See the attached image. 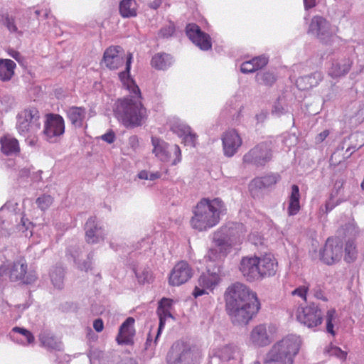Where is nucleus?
<instances>
[{
	"mask_svg": "<svg viewBox=\"0 0 364 364\" xmlns=\"http://www.w3.org/2000/svg\"><path fill=\"white\" fill-rule=\"evenodd\" d=\"M39 338L43 346L53 350H60L61 348V342L48 331L41 332Z\"/></svg>",
	"mask_w": 364,
	"mask_h": 364,
	"instance_id": "f704fd0d",
	"label": "nucleus"
},
{
	"mask_svg": "<svg viewBox=\"0 0 364 364\" xmlns=\"http://www.w3.org/2000/svg\"><path fill=\"white\" fill-rule=\"evenodd\" d=\"M161 177V173L159 171L155 173H149V179L151 181H154L155 179L159 178Z\"/></svg>",
	"mask_w": 364,
	"mask_h": 364,
	"instance_id": "e2e57ef3",
	"label": "nucleus"
},
{
	"mask_svg": "<svg viewBox=\"0 0 364 364\" xmlns=\"http://www.w3.org/2000/svg\"><path fill=\"white\" fill-rule=\"evenodd\" d=\"M66 116L73 125L82 127L86 116V109L84 107H70L66 110Z\"/></svg>",
	"mask_w": 364,
	"mask_h": 364,
	"instance_id": "a878e982",
	"label": "nucleus"
},
{
	"mask_svg": "<svg viewBox=\"0 0 364 364\" xmlns=\"http://www.w3.org/2000/svg\"><path fill=\"white\" fill-rule=\"evenodd\" d=\"M132 54L129 53L126 60V70L119 73V77L130 95L119 98L116 102L114 110L118 121L127 129L142 126L148 119V112L143 105L140 89L135 82L129 78V70Z\"/></svg>",
	"mask_w": 364,
	"mask_h": 364,
	"instance_id": "f257e3e1",
	"label": "nucleus"
},
{
	"mask_svg": "<svg viewBox=\"0 0 364 364\" xmlns=\"http://www.w3.org/2000/svg\"><path fill=\"white\" fill-rule=\"evenodd\" d=\"M129 144L132 149H136L139 145L138 136L136 135L131 136L129 138Z\"/></svg>",
	"mask_w": 364,
	"mask_h": 364,
	"instance_id": "4d7b16f0",
	"label": "nucleus"
},
{
	"mask_svg": "<svg viewBox=\"0 0 364 364\" xmlns=\"http://www.w3.org/2000/svg\"><path fill=\"white\" fill-rule=\"evenodd\" d=\"M175 303L176 301L173 299L168 297H162V299L159 301L156 314H166L170 316V318H173L171 311L173 310V306Z\"/></svg>",
	"mask_w": 364,
	"mask_h": 364,
	"instance_id": "58836bf2",
	"label": "nucleus"
},
{
	"mask_svg": "<svg viewBox=\"0 0 364 364\" xmlns=\"http://www.w3.org/2000/svg\"><path fill=\"white\" fill-rule=\"evenodd\" d=\"M53 198L49 195H43L36 199V204L43 210L48 209L53 203Z\"/></svg>",
	"mask_w": 364,
	"mask_h": 364,
	"instance_id": "49530a36",
	"label": "nucleus"
},
{
	"mask_svg": "<svg viewBox=\"0 0 364 364\" xmlns=\"http://www.w3.org/2000/svg\"><path fill=\"white\" fill-rule=\"evenodd\" d=\"M119 364H137V363L134 359L129 358L121 362Z\"/></svg>",
	"mask_w": 364,
	"mask_h": 364,
	"instance_id": "69168bd1",
	"label": "nucleus"
},
{
	"mask_svg": "<svg viewBox=\"0 0 364 364\" xmlns=\"http://www.w3.org/2000/svg\"><path fill=\"white\" fill-rule=\"evenodd\" d=\"M85 240L88 244H96L100 240H104V236L98 235L97 232L102 230V227L99 226L97 223L96 217H90L88 218L85 226Z\"/></svg>",
	"mask_w": 364,
	"mask_h": 364,
	"instance_id": "b1692460",
	"label": "nucleus"
},
{
	"mask_svg": "<svg viewBox=\"0 0 364 364\" xmlns=\"http://www.w3.org/2000/svg\"><path fill=\"white\" fill-rule=\"evenodd\" d=\"M237 351V347L233 345H226L218 348L215 355L222 361H228L234 358V355Z\"/></svg>",
	"mask_w": 364,
	"mask_h": 364,
	"instance_id": "4c0bfd02",
	"label": "nucleus"
},
{
	"mask_svg": "<svg viewBox=\"0 0 364 364\" xmlns=\"http://www.w3.org/2000/svg\"><path fill=\"white\" fill-rule=\"evenodd\" d=\"M186 31L189 39L200 49L208 50L211 48L212 43L210 36L203 32L197 24H188Z\"/></svg>",
	"mask_w": 364,
	"mask_h": 364,
	"instance_id": "dca6fc26",
	"label": "nucleus"
},
{
	"mask_svg": "<svg viewBox=\"0 0 364 364\" xmlns=\"http://www.w3.org/2000/svg\"><path fill=\"white\" fill-rule=\"evenodd\" d=\"M224 154L232 156L242 144V139L235 129L225 132L222 136Z\"/></svg>",
	"mask_w": 364,
	"mask_h": 364,
	"instance_id": "aec40b11",
	"label": "nucleus"
},
{
	"mask_svg": "<svg viewBox=\"0 0 364 364\" xmlns=\"http://www.w3.org/2000/svg\"><path fill=\"white\" fill-rule=\"evenodd\" d=\"M225 296H255L243 283L235 282L228 287Z\"/></svg>",
	"mask_w": 364,
	"mask_h": 364,
	"instance_id": "473e14b6",
	"label": "nucleus"
},
{
	"mask_svg": "<svg viewBox=\"0 0 364 364\" xmlns=\"http://www.w3.org/2000/svg\"><path fill=\"white\" fill-rule=\"evenodd\" d=\"M220 280L217 274H203L197 281L193 292V296H202L213 293V290L218 284Z\"/></svg>",
	"mask_w": 364,
	"mask_h": 364,
	"instance_id": "f3484780",
	"label": "nucleus"
},
{
	"mask_svg": "<svg viewBox=\"0 0 364 364\" xmlns=\"http://www.w3.org/2000/svg\"><path fill=\"white\" fill-rule=\"evenodd\" d=\"M357 258L356 246L353 241H348L345 247L344 259L347 262H352Z\"/></svg>",
	"mask_w": 364,
	"mask_h": 364,
	"instance_id": "37998d69",
	"label": "nucleus"
},
{
	"mask_svg": "<svg viewBox=\"0 0 364 364\" xmlns=\"http://www.w3.org/2000/svg\"><path fill=\"white\" fill-rule=\"evenodd\" d=\"M136 279L139 284H151L154 280V276L149 267H141L134 269Z\"/></svg>",
	"mask_w": 364,
	"mask_h": 364,
	"instance_id": "c9c22d12",
	"label": "nucleus"
},
{
	"mask_svg": "<svg viewBox=\"0 0 364 364\" xmlns=\"http://www.w3.org/2000/svg\"><path fill=\"white\" fill-rule=\"evenodd\" d=\"M50 277L55 288L60 289L63 287L64 269L62 267H53L50 270Z\"/></svg>",
	"mask_w": 364,
	"mask_h": 364,
	"instance_id": "ea45409f",
	"label": "nucleus"
},
{
	"mask_svg": "<svg viewBox=\"0 0 364 364\" xmlns=\"http://www.w3.org/2000/svg\"><path fill=\"white\" fill-rule=\"evenodd\" d=\"M190 129L191 128L189 126L178 120L171 122V130L181 137L188 134Z\"/></svg>",
	"mask_w": 364,
	"mask_h": 364,
	"instance_id": "c03bdc74",
	"label": "nucleus"
},
{
	"mask_svg": "<svg viewBox=\"0 0 364 364\" xmlns=\"http://www.w3.org/2000/svg\"><path fill=\"white\" fill-rule=\"evenodd\" d=\"M93 328L97 332H101L104 328V323L101 318H97L93 322Z\"/></svg>",
	"mask_w": 364,
	"mask_h": 364,
	"instance_id": "13d9d810",
	"label": "nucleus"
},
{
	"mask_svg": "<svg viewBox=\"0 0 364 364\" xmlns=\"http://www.w3.org/2000/svg\"><path fill=\"white\" fill-rule=\"evenodd\" d=\"M264 364H293L292 360L280 355L279 353L270 349L265 355Z\"/></svg>",
	"mask_w": 364,
	"mask_h": 364,
	"instance_id": "e433bc0d",
	"label": "nucleus"
},
{
	"mask_svg": "<svg viewBox=\"0 0 364 364\" xmlns=\"http://www.w3.org/2000/svg\"><path fill=\"white\" fill-rule=\"evenodd\" d=\"M328 135H329L328 130L326 129V130L323 131L322 132H321L316 136V138H315L316 143L320 144V143L323 142L327 138V136Z\"/></svg>",
	"mask_w": 364,
	"mask_h": 364,
	"instance_id": "6e6d98bb",
	"label": "nucleus"
},
{
	"mask_svg": "<svg viewBox=\"0 0 364 364\" xmlns=\"http://www.w3.org/2000/svg\"><path fill=\"white\" fill-rule=\"evenodd\" d=\"M193 275L190 265L186 261L176 263L170 272L168 284L171 286H180L187 282Z\"/></svg>",
	"mask_w": 364,
	"mask_h": 364,
	"instance_id": "ddd939ff",
	"label": "nucleus"
},
{
	"mask_svg": "<svg viewBox=\"0 0 364 364\" xmlns=\"http://www.w3.org/2000/svg\"><path fill=\"white\" fill-rule=\"evenodd\" d=\"M268 63V59L264 56L255 57L242 63L240 70L243 73H253L264 68Z\"/></svg>",
	"mask_w": 364,
	"mask_h": 364,
	"instance_id": "c85d7f7f",
	"label": "nucleus"
},
{
	"mask_svg": "<svg viewBox=\"0 0 364 364\" xmlns=\"http://www.w3.org/2000/svg\"><path fill=\"white\" fill-rule=\"evenodd\" d=\"M302 343L301 336L289 334L274 343L270 349L294 363V358L299 353Z\"/></svg>",
	"mask_w": 364,
	"mask_h": 364,
	"instance_id": "1a4fd4ad",
	"label": "nucleus"
},
{
	"mask_svg": "<svg viewBox=\"0 0 364 364\" xmlns=\"http://www.w3.org/2000/svg\"><path fill=\"white\" fill-rule=\"evenodd\" d=\"M65 121L58 114L49 113L46 115L43 133L46 139L50 142L56 141L65 132Z\"/></svg>",
	"mask_w": 364,
	"mask_h": 364,
	"instance_id": "9b49d317",
	"label": "nucleus"
},
{
	"mask_svg": "<svg viewBox=\"0 0 364 364\" xmlns=\"http://www.w3.org/2000/svg\"><path fill=\"white\" fill-rule=\"evenodd\" d=\"M157 315L159 316V327H158V329H157V333H156V335L155 336L154 341V344H156L158 338H159V336H160L163 329L164 328L166 318H170V316H168L166 314H157Z\"/></svg>",
	"mask_w": 364,
	"mask_h": 364,
	"instance_id": "09e8293b",
	"label": "nucleus"
},
{
	"mask_svg": "<svg viewBox=\"0 0 364 364\" xmlns=\"http://www.w3.org/2000/svg\"><path fill=\"white\" fill-rule=\"evenodd\" d=\"M336 318L337 314L334 309H331L327 311L326 315V331L332 336H335L336 334L334 331V323Z\"/></svg>",
	"mask_w": 364,
	"mask_h": 364,
	"instance_id": "79ce46f5",
	"label": "nucleus"
},
{
	"mask_svg": "<svg viewBox=\"0 0 364 364\" xmlns=\"http://www.w3.org/2000/svg\"><path fill=\"white\" fill-rule=\"evenodd\" d=\"M325 353L331 356H335L341 360H345L347 357V353L342 350L339 347L330 345L325 349Z\"/></svg>",
	"mask_w": 364,
	"mask_h": 364,
	"instance_id": "a18cd8bd",
	"label": "nucleus"
},
{
	"mask_svg": "<svg viewBox=\"0 0 364 364\" xmlns=\"http://www.w3.org/2000/svg\"><path fill=\"white\" fill-rule=\"evenodd\" d=\"M183 139L186 144L194 146L197 140V136L196 134H193L190 129L189 133L185 134L183 136Z\"/></svg>",
	"mask_w": 364,
	"mask_h": 364,
	"instance_id": "3c124183",
	"label": "nucleus"
},
{
	"mask_svg": "<svg viewBox=\"0 0 364 364\" xmlns=\"http://www.w3.org/2000/svg\"><path fill=\"white\" fill-rule=\"evenodd\" d=\"M124 61L123 49L118 46H111L105 50L102 63L108 69L114 70L121 68Z\"/></svg>",
	"mask_w": 364,
	"mask_h": 364,
	"instance_id": "2eb2a0df",
	"label": "nucleus"
},
{
	"mask_svg": "<svg viewBox=\"0 0 364 364\" xmlns=\"http://www.w3.org/2000/svg\"><path fill=\"white\" fill-rule=\"evenodd\" d=\"M166 361L168 364H198L197 355L190 345L183 341H177L172 345Z\"/></svg>",
	"mask_w": 364,
	"mask_h": 364,
	"instance_id": "6e6552de",
	"label": "nucleus"
},
{
	"mask_svg": "<svg viewBox=\"0 0 364 364\" xmlns=\"http://www.w3.org/2000/svg\"><path fill=\"white\" fill-rule=\"evenodd\" d=\"M260 309L258 297H227L226 311L234 324H247Z\"/></svg>",
	"mask_w": 364,
	"mask_h": 364,
	"instance_id": "20e7f679",
	"label": "nucleus"
},
{
	"mask_svg": "<svg viewBox=\"0 0 364 364\" xmlns=\"http://www.w3.org/2000/svg\"><path fill=\"white\" fill-rule=\"evenodd\" d=\"M151 343H152V336L151 335L150 333H149L148 336H147V338H146V348H149L151 346Z\"/></svg>",
	"mask_w": 364,
	"mask_h": 364,
	"instance_id": "0e129e2a",
	"label": "nucleus"
},
{
	"mask_svg": "<svg viewBox=\"0 0 364 364\" xmlns=\"http://www.w3.org/2000/svg\"><path fill=\"white\" fill-rule=\"evenodd\" d=\"M16 60H18L19 57L21 56L20 53L17 51H13L12 53L10 54Z\"/></svg>",
	"mask_w": 364,
	"mask_h": 364,
	"instance_id": "338daca9",
	"label": "nucleus"
},
{
	"mask_svg": "<svg viewBox=\"0 0 364 364\" xmlns=\"http://www.w3.org/2000/svg\"><path fill=\"white\" fill-rule=\"evenodd\" d=\"M291 194L289 198V205L287 208V213L289 216L296 215L300 210V193L299 188L297 185L291 186Z\"/></svg>",
	"mask_w": 364,
	"mask_h": 364,
	"instance_id": "c756f323",
	"label": "nucleus"
},
{
	"mask_svg": "<svg viewBox=\"0 0 364 364\" xmlns=\"http://www.w3.org/2000/svg\"><path fill=\"white\" fill-rule=\"evenodd\" d=\"M280 179L278 173H269L262 177L255 178L250 183L255 188H266L275 185Z\"/></svg>",
	"mask_w": 364,
	"mask_h": 364,
	"instance_id": "cd10ccee",
	"label": "nucleus"
},
{
	"mask_svg": "<svg viewBox=\"0 0 364 364\" xmlns=\"http://www.w3.org/2000/svg\"><path fill=\"white\" fill-rule=\"evenodd\" d=\"M272 158V150L271 144L262 142L244 155L243 162L254 164L257 166H263L270 161Z\"/></svg>",
	"mask_w": 364,
	"mask_h": 364,
	"instance_id": "9d476101",
	"label": "nucleus"
},
{
	"mask_svg": "<svg viewBox=\"0 0 364 364\" xmlns=\"http://www.w3.org/2000/svg\"><path fill=\"white\" fill-rule=\"evenodd\" d=\"M138 176L140 179H149V173L146 171H141L139 173Z\"/></svg>",
	"mask_w": 364,
	"mask_h": 364,
	"instance_id": "052dcab7",
	"label": "nucleus"
},
{
	"mask_svg": "<svg viewBox=\"0 0 364 364\" xmlns=\"http://www.w3.org/2000/svg\"><path fill=\"white\" fill-rule=\"evenodd\" d=\"M249 341L257 348L269 346L272 343V338L267 331V325L262 323L255 326L250 333Z\"/></svg>",
	"mask_w": 364,
	"mask_h": 364,
	"instance_id": "6ab92c4d",
	"label": "nucleus"
},
{
	"mask_svg": "<svg viewBox=\"0 0 364 364\" xmlns=\"http://www.w3.org/2000/svg\"><path fill=\"white\" fill-rule=\"evenodd\" d=\"M296 311V321L308 328L320 326L323 320V313L318 304L307 301V297H302Z\"/></svg>",
	"mask_w": 364,
	"mask_h": 364,
	"instance_id": "423d86ee",
	"label": "nucleus"
},
{
	"mask_svg": "<svg viewBox=\"0 0 364 364\" xmlns=\"http://www.w3.org/2000/svg\"><path fill=\"white\" fill-rule=\"evenodd\" d=\"M261 83L266 86H272L276 81L275 76L270 73H264L261 76Z\"/></svg>",
	"mask_w": 364,
	"mask_h": 364,
	"instance_id": "8fccbe9b",
	"label": "nucleus"
},
{
	"mask_svg": "<svg viewBox=\"0 0 364 364\" xmlns=\"http://www.w3.org/2000/svg\"><path fill=\"white\" fill-rule=\"evenodd\" d=\"M306 9L313 8L316 6V0H304Z\"/></svg>",
	"mask_w": 364,
	"mask_h": 364,
	"instance_id": "bf43d9fd",
	"label": "nucleus"
},
{
	"mask_svg": "<svg viewBox=\"0 0 364 364\" xmlns=\"http://www.w3.org/2000/svg\"><path fill=\"white\" fill-rule=\"evenodd\" d=\"M342 256V245L333 238H328L321 252V259L326 264L331 265L338 262Z\"/></svg>",
	"mask_w": 364,
	"mask_h": 364,
	"instance_id": "4468645a",
	"label": "nucleus"
},
{
	"mask_svg": "<svg viewBox=\"0 0 364 364\" xmlns=\"http://www.w3.org/2000/svg\"><path fill=\"white\" fill-rule=\"evenodd\" d=\"M12 332L19 333L25 338V341H23V340L20 341L18 338H16L14 335H11V338L14 341L21 343L23 345H28V344L32 343L34 341V336L29 331L26 330V328L16 326L12 328Z\"/></svg>",
	"mask_w": 364,
	"mask_h": 364,
	"instance_id": "a19ab883",
	"label": "nucleus"
},
{
	"mask_svg": "<svg viewBox=\"0 0 364 364\" xmlns=\"http://www.w3.org/2000/svg\"><path fill=\"white\" fill-rule=\"evenodd\" d=\"M172 63V57L166 53H156L151 59V65L157 70H166Z\"/></svg>",
	"mask_w": 364,
	"mask_h": 364,
	"instance_id": "72a5a7b5",
	"label": "nucleus"
},
{
	"mask_svg": "<svg viewBox=\"0 0 364 364\" xmlns=\"http://www.w3.org/2000/svg\"><path fill=\"white\" fill-rule=\"evenodd\" d=\"M26 264L14 263L9 273V279L12 282L21 281L23 284H31L36 279L33 274L26 275Z\"/></svg>",
	"mask_w": 364,
	"mask_h": 364,
	"instance_id": "5701e85b",
	"label": "nucleus"
},
{
	"mask_svg": "<svg viewBox=\"0 0 364 364\" xmlns=\"http://www.w3.org/2000/svg\"><path fill=\"white\" fill-rule=\"evenodd\" d=\"M7 270V268L5 265L0 266V276L4 275Z\"/></svg>",
	"mask_w": 364,
	"mask_h": 364,
	"instance_id": "774afa93",
	"label": "nucleus"
},
{
	"mask_svg": "<svg viewBox=\"0 0 364 364\" xmlns=\"http://www.w3.org/2000/svg\"><path fill=\"white\" fill-rule=\"evenodd\" d=\"M336 206L335 204L331 203L330 201H327L325 205V213H328L333 209Z\"/></svg>",
	"mask_w": 364,
	"mask_h": 364,
	"instance_id": "680f3d73",
	"label": "nucleus"
},
{
	"mask_svg": "<svg viewBox=\"0 0 364 364\" xmlns=\"http://www.w3.org/2000/svg\"><path fill=\"white\" fill-rule=\"evenodd\" d=\"M137 7L135 0H122L119 4V13L124 18L135 17L137 15Z\"/></svg>",
	"mask_w": 364,
	"mask_h": 364,
	"instance_id": "2f4dec72",
	"label": "nucleus"
},
{
	"mask_svg": "<svg viewBox=\"0 0 364 364\" xmlns=\"http://www.w3.org/2000/svg\"><path fill=\"white\" fill-rule=\"evenodd\" d=\"M134 319L128 317L120 326L117 341L119 344L131 345L133 343V337L135 331L134 329Z\"/></svg>",
	"mask_w": 364,
	"mask_h": 364,
	"instance_id": "4be33fe9",
	"label": "nucleus"
},
{
	"mask_svg": "<svg viewBox=\"0 0 364 364\" xmlns=\"http://www.w3.org/2000/svg\"><path fill=\"white\" fill-rule=\"evenodd\" d=\"M245 234L242 225L223 226L213 233V245L204 257L205 263L223 261L230 253L233 246L242 243Z\"/></svg>",
	"mask_w": 364,
	"mask_h": 364,
	"instance_id": "f03ea898",
	"label": "nucleus"
},
{
	"mask_svg": "<svg viewBox=\"0 0 364 364\" xmlns=\"http://www.w3.org/2000/svg\"><path fill=\"white\" fill-rule=\"evenodd\" d=\"M0 144L1 151L6 155L16 154L20 152L18 141L10 135H5L1 137Z\"/></svg>",
	"mask_w": 364,
	"mask_h": 364,
	"instance_id": "bb28decb",
	"label": "nucleus"
},
{
	"mask_svg": "<svg viewBox=\"0 0 364 364\" xmlns=\"http://www.w3.org/2000/svg\"><path fill=\"white\" fill-rule=\"evenodd\" d=\"M4 19V24L10 32L18 33V28L15 23V20L13 17L10 16L8 14L2 16Z\"/></svg>",
	"mask_w": 364,
	"mask_h": 364,
	"instance_id": "de8ad7c7",
	"label": "nucleus"
},
{
	"mask_svg": "<svg viewBox=\"0 0 364 364\" xmlns=\"http://www.w3.org/2000/svg\"><path fill=\"white\" fill-rule=\"evenodd\" d=\"M352 62L349 59H343L341 62L333 60L328 70V74L333 78H338L346 75L350 70Z\"/></svg>",
	"mask_w": 364,
	"mask_h": 364,
	"instance_id": "393cba45",
	"label": "nucleus"
},
{
	"mask_svg": "<svg viewBox=\"0 0 364 364\" xmlns=\"http://www.w3.org/2000/svg\"><path fill=\"white\" fill-rule=\"evenodd\" d=\"M152 152L156 158L164 162L176 165L181 161V151L177 144L169 145L164 140L151 136Z\"/></svg>",
	"mask_w": 364,
	"mask_h": 364,
	"instance_id": "0eeeda50",
	"label": "nucleus"
},
{
	"mask_svg": "<svg viewBox=\"0 0 364 364\" xmlns=\"http://www.w3.org/2000/svg\"><path fill=\"white\" fill-rule=\"evenodd\" d=\"M40 119V112L33 106L23 109L16 116V128L20 135L26 137V143L31 146L38 144L37 133L41 127Z\"/></svg>",
	"mask_w": 364,
	"mask_h": 364,
	"instance_id": "39448f33",
	"label": "nucleus"
},
{
	"mask_svg": "<svg viewBox=\"0 0 364 364\" xmlns=\"http://www.w3.org/2000/svg\"><path fill=\"white\" fill-rule=\"evenodd\" d=\"M16 63L10 59H0V80L9 81L14 74Z\"/></svg>",
	"mask_w": 364,
	"mask_h": 364,
	"instance_id": "7c9ffc66",
	"label": "nucleus"
},
{
	"mask_svg": "<svg viewBox=\"0 0 364 364\" xmlns=\"http://www.w3.org/2000/svg\"><path fill=\"white\" fill-rule=\"evenodd\" d=\"M258 258V272L259 279L271 277L275 274L277 268V262L271 254H265Z\"/></svg>",
	"mask_w": 364,
	"mask_h": 364,
	"instance_id": "412c9836",
	"label": "nucleus"
},
{
	"mask_svg": "<svg viewBox=\"0 0 364 364\" xmlns=\"http://www.w3.org/2000/svg\"><path fill=\"white\" fill-rule=\"evenodd\" d=\"M257 256L243 257L240 262L239 269L244 277L249 281L259 279Z\"/></svg>",
	"mask_w": 364,
	"mask_h": 364,
	"instance_id": "a211bd4d",
	"label": "nucleus"
},
{
	"mask_svg": "<svg viewBox=\"0 0 364 364\" xmlns=\"http://www.w3.org/2000/svg\"><path fill=\"white\" fill-rule=\"evenodd\" d=\"M145 3L150 9L156 10L162 4L164 0H141Z\"/></svg>",
	"mask_w": 364,
	"mask_h": 364,
	"instance_id": "864d4df0",
	"label": "nucleus"
},
{
	"mask_svg": "<svg viewBox=\"0 0 364 364\" xmlns=\"http://www.w3.org/2000/svg\"><path fill=\"white\" fill-rule=\"evenodd\" d=\"M102 140L105 141L112 144L114 141L115 139V135L114 133L112 131H110L102 136Z\"/></svg>",
	"mask_w": 364,
	"mask_h": 364,
	"instance_id": "5fc2aeb1",
	"label": "nucleus"
},
{
	"mask_svg": "<svg viewBox=\"0 0 364 364\" xmlns=\"http://www.w3.org/2000/svg\"><path fill=\"white\" fill-rule=\"evenodd\" d=\"M309 291L308 285H302L292 291V296H306Z\"/></svg>",
	"mask_w": 364,
	"mask_h": 364,
	"instance_id": "603ef678",
	"label": "nucleus"
},
{
	"mask_svg": "<svg viewBox=\"0 0 364 364\" xmlns=\"http://www.w3.org/2000/svg\"><path fill=\"white\" fill-rule=\"evenodd\" d=\"M223 209L224 203L221 199L202 198L193 209L191 226L199 232L213 228L220 223Z\"/></svg>",
	"mask_w": 364,
	"mask_h": 364,
	"instance_id": "7ed1b4c3",
	"label": "nucleus"
},
{
	"mask_svg": "<svg viewBox=\"0 0 364 364\" xmlns=\"http://www.w3.org/2000/svg\"><path fill=\"white\" fill-rule=\"evenodd\" d=\"M308 33L314 35L325 44L330 43L333 37L331 23L321 16H315L311 18Z\"/></svg>",
	"mask_w": 364,
	"mask_h": 364,
	"instance_id": "f8f14e48",
	"label": "nucleus"
}]
</instances>
